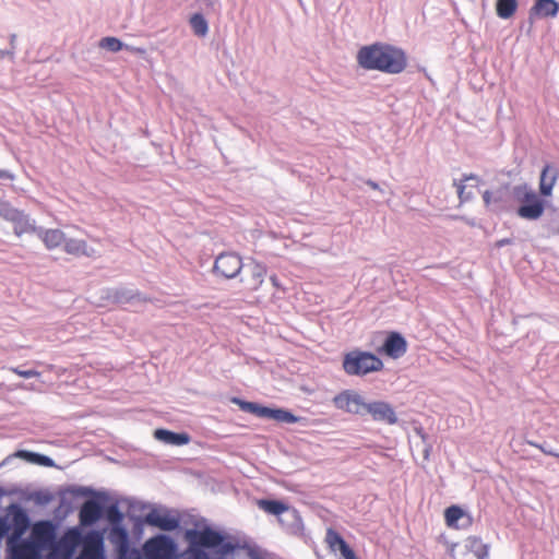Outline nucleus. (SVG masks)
I'll return each mask as SVG.
<instances>
[{
	"label": "nucleus",
	"mask_w": 559,
	"mask_h": 559,
	"mask_svg": "<svg viewBox=\"0 0 559 559\" xmlns=\"http://www.w3.org/2000/svg\"><path fill=\"white\" fill-rule=\"evenodd\" d=\"M463 548L465 549L464 559H486L488 556V546L475 536L466 538Z\"/></svg>",
	"instance_id": "19"
},
{
	"label": "nucleus",
	"mask_w": 559,
	"mask_h": 559,
	"mask_svg": "<svg viewBox=\"0 0 559 559\" xmlns=\"http://www.w3.org/2000/svg\"><path fill=\"white\" fill-rule=\"evenodd\" d=\"M138 559H141V558H138Z\"/></svg>",
	"instance_id": "50"
},
{
	"label": "nucleus",
	"mask_w": 559,
	"mask_h": 559,
	"mask_svg": "<svg viewBox=\"0 0 559 559\" xmlns=\"http://www.w3.org/2000/svg\"><path fill=\"white\" fill-rule=\"evenodd\" d=\"M366 414H369L374 420L386 424H395L397 421L394 409L385 402H366Z\"/></svg>",
	"instance_id": "14"
},
{
	"label": "nucleus",
	"mask_w": 559,
	"mask_h": 559,
	"mask_svg": "<svg viewBox=\"0 0 559 559\" xmlns=\"http://www.w3.org/2000/svg\"><path fill=\"white\" fill-rule=\"evenodd\" d=\"M108 539L111 544L116 545L121 551L126 550L128 547V533L124 527L121 525H112Z\"/></svg>",
	"instance_id": "24"
},
{
	"label": "nucleus",
	"mask_w": 559,
	"mask_h": 559,
	"mask_svg": "<svg viewBox=\"0 0 559 559\" xmlns=\"http://www.w3.org/2000/svg\"><path fill=\"white\" fill-rule=\"evenodd\" d=\"M154 436L157 440L174 445H183L190 441L187 433H176L165 429L155 430Z\"/></svg>",
	"instance_id": "23"
},
{
	"label": "nucleus",
	"mask_w": 559,
	"mask_h": 559,
	"mask_svg": "<svg viewBox=\"0 0 559 559\" xmlns=\"http://www.w3.org/2000/svg\"><path fill=\"white\" fill-rule=\"evenodd\" d=\"M512 193L515 201L521 204L516 211L521 218L536 221L543 215L544 202L527 185L515 186Z\"/></svg>",
	"instance_id": "3"
},
{
	"label": "nucleus",
	"mask_w": 559,
	"mask_h": 559,
	"mask_svg": "<svg viewBox=\"0 0 559 559\" xmlns=\"http://www.w3.org/2000/svg\"><path fill=\"white\" fill-rule=\"evenodd\" d=\"M231 402L240 407L241 411L255 415L259 404L253 402H246L238 397H234Z\"/></svg>",
	"instance_id": "37"
},
{
	"label": "nucleus",
	"mask_w": 559,
	"mask_h": 559,
	"mask_svg": "<svg viewBox=\"0 0 559 559\" xmlns=\"http://www.w3.org/2000/svg\"><path fill=\"white\" fill-rule=\"evenodd\" d=\"M278 521L290 533H298L302 528V520L299 512L289 507H287V511L281 515Z\"/></svg>",
	"instance_id": "22"
},
{
	"label": "nucleus",
	"mask_w": 559,
	"mask_h": 559,
	"mask_svg": "<svg viewBox=\"0 0 559 559\" xmlns=\"http://www.w3.org/2000/svg\"><path fill=\"white\" fill-rule=\"evenodd\" d=\"M55 537L56 530L51 522H37L27 538H21L19 534L8 538L7 559H43Z\"/></svg>",
	"instance_id": "1"
},
{
	"label": "nucleus",
	"mask_w": 559,
	"mask_h": 559,
	"mask_svg": "<svg viewBox=\"0 0 559 559\" xmlns=\"http://www.w3.org/2000/svg\"><path fill=\"white\" fill-rule=\"evenodd\" d=\"M459 197L462 201L468 200V195L465 197L464 189L465 187L463 185H456Z\"/></svg>",
	"instance_id": "43"
},
{
	"label": "nucleus",
	"mask_w": 559,
	"mask_h": 559,
	"mask_svg": "<svg viewBox=\"0 0 559 559\" xmlns=\"http://www.w3.org/2000/svg\"><path fill=\"white\" fill-rule=\"evenodd\" d=\"M465 180H466V181H468V180L477 181V180H478V178H477V176H475V175H469V176H466V177H465Z\"/></svg>",
	"instance_id": "48"
},
{
	"label": "nucleus",
	"mask_w": 559,
	"mask_h": 559,
	"mask_svg": "<svg viewBox=\"0 0 559 559\" xmlns=\"http://www.w3.org/2000/svg\"><path fill=\"white\" fill-rule=\"evenodd\" d=\"M272 411H273V408L259 405L255 416H258L260 418H270L271 419Z\"/></svg>",
	"instance_id": "39"
},
{
	"label": "nucleus",
	"mask_w": 559,
	"mask_h": 559,
	"mask_svg": "<svg viewBox=\"0 0 559 559\" xmlns=\"http://www.w3.org/2000/svg\"><path fill=\"white\" fill-rule=\"evenodd\" d=\"M13 522L15 526L19 527V531L14 532L13 534H19L20 537L24 530L28 526V516L23 510L17 509L13 514Z\"/></svg>",
	"instance_id": "33"
},
{
	"label": "nucleus",
	"mask_w": 559,
	"mask_h": 559,
	"mask_svg": "<svg viewBox=\"0 0 559 559\" xmlns=\"http://www.w3.org/2000/svg\"><path fill=\"white\" fill-rule=\"evenodd\" d=\"M122 513L116 504H112L107 510V519L112 525H120L122 521Z\"/></svg>",
	"instance_id": "36"
},
{
	"label": "nucleus",
	"mask_w": 559,
	"mask_h": 559,
	"mask_svg": "<svg viewBox=\"0 0 559 559\" xmlns=\"http://www.w3.org/2000/svg\"><path fill=\"white\" fill-rule=\"evenodd\" d=\"M424 452H425V457H427V456H428V454H429V448H428V447H426V448H425V450H424Z\"/></svg>",
	"instance_id": "49"
},
{
	"label": "nucleus",
	"mask_w": 559,
	"mask_h": 559,
	"mask_svg": "<svg viewBox=\"0 0 559 559\" xmlns=\"http://www.w3.org/2000/svg\"><path fill=\"white\" fill-rule=\"evenodd\" d=\"M445 522L448 526L451 527H460L459 521L462 519H466V524L469 523V518L466 515V513L457 506H451L449 507L445 512Z\"/></svg>",
	"instance_id": "25"
},
{
	"label": "nucleus",
	"mask_w": 559,
	"mask_h": 559,
	"mask_svg": "<svg viewBox=\"0 0 559 559\" xmlns=\"http://www.w3.org/2000/svg\"><path fill=\"white\" fill-rule=\"evenodd\" d=\"M258 507L265 511L266 513L273 514L281 518V515L284 514L285 511H287V504L277 501V500H259Z\"/></svg>",
	"instance_id": "26"
},
{
	"label": "nucleus",
	"mask_w": 559,
	"mask_h": 559,
	"mask_svg": "<svg viewBox=\"0 0 559 559\" xmlns=\"http://www.w3.org/2000/svg\"><path fill=\"white\" fill-rule=\"evenodd\" d=\"M516 7V0H498L497 14L501 19H509L514 14Z\"/></svg>",
	"instance_id": "29"
},
{
	"label": "nucleus",
	"mask_w": 559,
	"mask_h": 559,
	"mask_svg": "<svg viewBox=\"0 0 559 559\" xmlns=\"http://www.w3.org/2000/svg\"><path fill=\"white\" fill-rule=\"evenodd\" d=\"M81 544V533L78 528L66 532L58 540L49 545L46 559H70Z\"/></svg>",
	"instance_id": "5"
},
{
	"label": "nucleus",
	"mask_w": 559,
	"mask_h": 559,
	"mask_svg": "<svg viewBox=\"0 0 559 559\" xmlns=\"http://www.w3.org/2000/svg\"><path fill=\"white\" fill-rule=\"evenodd\" d=\"M185 539L189 543L188 548H210L215 549L214 551H221L224 542V536L210 527L203 530H187L185 533Z\"/></svg>",
	"instance_id": "6"
},
{
	"label": "nucleus",
	"mask_w": 559,
	"mask_h": 559,
	"mask_svg": "<svg viewBox=\"0 0 559 559\" xmlns=\"http://www.w3.org/2000/svg\"><path fill=\"white\" fill-rule=\"evenodd\" d=\"M82 550L75 559H105L104 538L97 531L81 535Z\"/></svg>",
	"instance_id": "9"
},
{
	"label": "nucleus",
	"mask_w": 559,
	"mask_h": 559,
	"mask_svg": "<svg viewBox=\"0 0 559 559\" xmlns=\"http://www.w3.org/2000/svg\"><path fill=\"white\" fill-rule=\"evenodd\" d=\"M99 46L112 52L121 50L122 43L116 37H105L100 40Z\"/></svg>",
	"instance_id": "35"
},
{
	"label": "nucleus",
	"mask_w": 559,
	"mask_h": 559,
	"mask_svg": "<svg viewBox=\"0 0 559 559\" xmlns=\"http://www.w3.org/2000/svg\"><path fill=\"white\" fill-rule=\"evenodd\" d=\"M35 234L49 250L63 245L67 235L64 231L60 229H46L43 227H37Z\"/></svg>",
	"instance_id": "18"
},
{
	"label": "nucleus",
	"mask_w": 559,
	"mask_h": 559,
	"mask_svg": "<svg viewBox=\"0 0 559 559\" xmlns=\"http://www.w3.org/2000/svg\"><path fill=\"white\" fill-rule=\"evenodd\" d=\"M0 217L13 225L14 234L17 237L23 234L35 233L37 229L34 219L23 211L11 206L8 202H0Z\"/></svg>",
	"instance_id": "7"
},
{
	"label": "nucleus",
	"mask_w": 559,
	"mask_h": 559,
	"mask_svg": "<svg viewBox=\"0 0 559 559\" xmlns=\"http://www.w3.org/2000/svg\"><path fill=\"white\" fill-rule=\"evenodd\" d=\"M191 27L195 35L205 36L209 31L207 22L201 14H194L190 19Z\"/></svg>",
	"instance_id": "31"
},
{
	"label": "nucleus",
	"mask_w": 559,
	"mask_h": 559,
	"mask_svg": "<svg viewBox=\"0 0 559 559\" xmlns=\"http://www.w3.org/2000/svg\"><path fill=\"white\" fill-rule=\"evenodd\" d=\"M16 455L19 457H24L28 462L34 463V464H39V465L48 466V467L53 466V461L49 456H46L43 454L28 452V451H19L16 453Z\"/></svg>",
	"instance_id": "28"
},
{
	"label": "nucleus",
	"mask_w": 559,
	"mask_h": 559,
	"mask_svg": "<svg viewBox=\"0 0 559 559\" xmlns=\"http://www.w3.org/2000/svg\"><path fill=\"white\" fill-rule=\"evenodd\" d=\"M370 188H372L373 190H379L381 193L383 192L382 189L379 187V185L372 180H368L366 182Z\"/></svg>",
	"instance_id": "44"
},
{
	"label": "nucleus",
	"mask_w": 559,
	"mask_h": 559,
	"mask_svg": "<svg viewBox=\"0 0 559 559\" xmlns=\"http://www.w3.org/2000/svg\"><path fill=\"white\" fill-rule=\"evenodd\" d=\"M15 41H16V35L15 34H12L10 35V49L13 48V51L15 50Z\"/></svg>",
	"instance_id": "46"
},
{
	"label": "nucleus",
	"mask_w": 559,
	"mask_h": 559,
	"mask_svg": "<svg viewBox=\"0 0 559 559\" xmlns=\"http://www.w3.org/2000/svg\"><path fill=\"white\" fill-rule=\"evenodd\" d=\"M15 179V175L8 169H0V180L3 181H13Z\"/></svg>",
	"instance_id": "40"
},
{
	"label": "nucleus",
	"mask_w": 559,
	"mask_h": 559,
	"mask_svg": "<svg viewBox=\"0 0 559 559\" xmlns=\"http://www.w3.org/2000/svg\"><path fill=\"white\" fill-rule=\"evenodd\" d=\"M343 367L348 374L360 376L380 370L383 364L373 354L357 350L345 356Z\"/></svg>",
	"instance_id": "4"
},
{
	"label": "nucleus",
	"mask_w": 559,
	"mask_h": 559,
	"mask_svg": "<svg viewBox=\"0 0 559 559\" xmlns=\"http://www.w3.org/2000/svg\"><path fill=\"white\" fill-rule=\"evenodd\" d=\"M357 61L362 69L377 70L389 74H399L407 66V57L404 50L384 43H374L361 47L357 53Z\"/></svg>",
	"instance_id": "2"
},
{
	"label": "nucleus",
	"mask_w": 559,
	"mask_h": 559,
	"mask_svg": "<svg viewBox=\"0 0 559 559\" xmlns=\"http://www.w3.org/2000/svg\"><path fill=\"white\" fill-rule=\"evenodd\" d=\"M509 243H511V240H510V239H508V238H503V239H501V240L497 241V247H499V248H500V247L507 246V245H509Z\"/></svg>",
	"instance_id": "45"
},
{
	"label": "nucleus",
	"mask_w": 559,
	"mask_h": 559,
	"mask_svg": "<svg viewBox=\"0 0 559 559\" xmlns=\"http://www.w3.org/2000/svg\"><path fill=\"white\" fill-rule=\"evenodd\" d=\"M271 419L287 424H295L298 421V418L293 413L282 408H273Z\"/></svg>",
	"instance_id": "32"
},
{
	"label": "nucleus",
	"mask_w": 559,
	"mask_h": 559,
	"mask_svg": "<svg viewBox=\"0 0 559 559\" xmlns=\"http://www.w3.org/2000/svg\"><path fill=\"white\" fill-rule=\"evenodd\" d=\"M63 250L68 254L72 255H85L88 258L95 257L97 252L90 248L85 240L78 239L66 235V240L63 242Z\"/></svg>",
	"instance_id": "17"
},
{
	"label": "nucleus",
	"mask_w": 559,
	"mask_h": 559,
	"mask_svg": "<svg viewBox=\"0 0 559 559\" xmlns=\"http://www.w3.org/2000/svg\"><path fill=\"white\" fill-rule=\"evenodd\" d=\"M102 516V507L94 500L86 501L80 510V521L83 525H92Z\"/></svg>",
	"instance_id": "21"
},
{
	"label": "nucleus",
	"mask_w": 559,
	"mask_h": 559,
	"mask_svg": "<svg viewBox=\"0 0 559 559\" xmlns=\"http://www.w3.org/2000/svg\"><path fill=\"white\" fill-rule=\"evenodd\" d=\"M484 202L488 205L491 202H497L498 199L493 198L492 193L490 191H485L483 194Z\"/></svg>",
	"instance_id": "42"
},
{
	"label": "nucleus",
	"mask_w": 559,
	"mask_h": 559,
	"mask_svg": "<svg viewBox=\"0 0 559 559\" xmlns=\"http://www.w3.org/2000/svg\"><path fill=\"white\" fill-rule=\"evenodd\" d=\"M333 403L337 409L353 415H365L366 401L353 390H345L334 396Z\"/></svg>",
	"instance_id": "10"
},
{
	"label": "nucleus",
	"mask_w": 559,
	"mask_h": 559,
	"mask_svg": "<svg viewBox=\"0 0 559 559\" xmlns=\"http://www.w3.org/2000/svg\"><path fill=\"white\" fill-rule=\"evenodd\" d=\"M559 4L555 0H536L535 4L531 8L530 17H554L557 15Z\"/></svg>",
	"instance_id": "20"
},
{
	"label": "nucleus",
	"mask_w": 559,
	"mask_h": 559,
	"mask_svg": "<svg viewBox=\"0 0 559 559\" xmlns=\"http://www.w3.org/2000/svg\"><path fill=\"white\" fill-rule=\"evenodd\" d=\"M242 262L240 257L235 253L219 254L214 264V270L226 278L236 277L241 271Z\"/></svg>",
	"instance_id": "12"
},
{
	"label": "nucleus",
	"mask_w": 559,
	"mask_h": 559,
	"mask_svg": "<svg viewBox=\"0 0 559 559\" xmlns=\"http://www.w3.org/2000/svg\"><path fill=\"white\" fill-rule=\"evenodd\" d=\"M14 53H15V51H13V48L7 49V50L0 49V59L9 58V59L13 60Z\"/></svg>",
	"instance_id": "41"
},
{
	"label": "nucleus",
	"mask_w": 559,
	"mask_h": 559,
	"mask_svg": "<svg viewBox=\"0 0 559 559\" xmlns=\"http://www.w3.org/2000/svg\"><path fill=\"white\" fill-rule=\"evenodd\" d=\"M250 272H251V287L257 289L261 286V284L264 281V276L266 274V269L263 264L254 262L250 265Z\"/></svg>",
	"instance_id": "30"
},
{
	"label": "nucleus",
	"mask_w": 559,
	"mask_h": 559,
	"mask_svg": "<svg viewBox=\"0 0 559 559\" xmlns=\"http://www.w3.org/2000/svg\"><path fill=\"white\" fill-rule=\"evenodd\" d=\"M143 554L146 559H176L177 545L166 535H157L145 542Z\"/></svg>",
	"instance_id": "8"
},
{
	"label": "nucleus",
	"mask_w": 559,
	"mask_h": 559,
	"mask_svg": "<svg viewBox=\"0 0 559 559\" xmlns=\"http://www.w3.org/2000/svg\"><path fill=\"white\" fill-rule=\"evenodd\" d=\"M325 542L332 552H340V559H358L344 538L333 528L326 531Z\"/></svg>",
	"instance_id": "15"
},
{
	"label": "nucleus",
	"mask_w": 559,
	"mask_h": 559,
	"mask_svg": "<svg viewBox=\"0 0 559 559\" xmlns=\"http://www.w3.org/2000/svg\"><path fill=\"white\" fill-rule=\"evenodd\" d=\"M382 349L389 357L396 359L406 353L407 344L401 334L392 332L384 341Z\"/></svg>",
	"instance_id": "16"
},
{
	"label": "nucleus",
	"mask_w": 559,
	"mask_h": 559,
	"mask_svg": "<svg viewBox=\"0 0 559 559\" xmlns=\"http://www.w3.org/2000/svg\"><path fill=\"white\" fill-rule=\"evenodd\" d=\"M107 297L112 298V300L115 302L124 304L133 298V294L131 290L116 289V290H108Z\"/></svg>",
	"instance_id": "34"
},
{
	"label": "nucleus",
	"mask_w": 559,
	"mask_h": 559,
	"mask_svg": "<svg viewBox=\"0 0 559 559\" xmlns=\"http://www.w3.org/2000/svg\"><path fill=\"white\" fill-rule=\"evenodd\" d=\"M146 524L163 531H174L179 526L180 519L175 511L153 509L144 518Z\"/></svg>",
	"instance_id": "11"
},
{
	"label": "nucleus",
	"mask_w": 559,
	"mask_h": 559,
	"mask_svg": "<svg viewBox=\"0 0 559 559\" xmlns=\"http://www.w3.org/2000/svg\"><path fill=\"white\" fill-rule=\"evenodd\" d=\"M13 371L19 374L20 377L22 378H26V379H29V378H34V377H38L39 376V372L34 370V369H27V370H22L20 368H14Z\"/></svg>",
	"instance_id": "38"
},
{
	"label": "nucleus",
	"mask_w": 559,
	"mask_h": 559,
	"mask_svg": "<svg viewBox=\"0 0 559 559\" xmlns=\"http://www.w3.org/2000/svg\"><path fill=\"white\" fill-rule=\"evenodd\" d=\"M556 177L554 174H550V167L546 166L540 176V193L543 195H549L551 193L552 187L555 185Z\"/></svg>",
	"instance_id": "27"
},
{
	"label": "nucleus",
	"mask_w": 559,
	"mask_h": 559,
	"mask_svg": "<svg viewBox=\"0 0 559 559\" xmlns=\"http://www.w3.org/2000/svg\"><path fill=\"white\" fill-rule=\"evenodd\" d=\"M236 546L231 543L222 545L221 551H206L201 548H188L182 559H234Z\"/></svg>",
	"instance_id": "13"
},
{
	"label": "nucleus",
	"mask_w": 559,
	"mask_h": 559,
	"mask_svg": "<svg viewBox=\"0 0 559 559\" xmlns=\"http://www.w3.org/2000/svg\"><path fill=\"white\" fill-rule=\"evenodd\" d=\"M272 284L275 286V287H278V282H277V277L275 275H272L270 277Z\"/></svg>",
	"instance_id": "47"
}]
</instances>
